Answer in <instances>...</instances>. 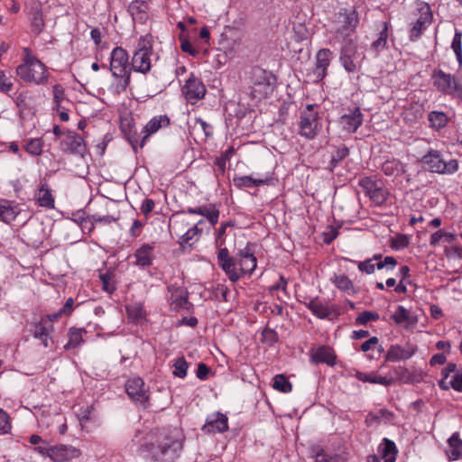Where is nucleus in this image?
<instances>
[{
  "instance_id": "nucleus-1",
  "label": "nucleus",
  "mask_w": 462,
  "mask_h": 462,
  "mask_svg": "<svg viewBox=\"0 0 462 462\" xmlns=\"http://www.w3.org/2000/svg\"><path fill=\"white\" fill-rule=\"evenodd\" d=\"M132 441L147 452L152 462H174L180 457L185 437L177 428H155L145 435L136 430Z\"/></svg>"
},
{
  "instance_id": "nucleus-2",
  "label": "nucleus",
  "mask_w": 462,
  "mask_h": 462,
  "mask_svg": "<svg viewBox=\"0 0 462 462\" xmlns=\"http://www.w3.org/2000/svg\"><path fill=\"white\" fill-rule=\"evenodd\" d=\"M108 69L116 81L112 85L113 91L116 94L124 93L130 85L132 70L126 50L122 47H116L112 50Z\"/></svg>"
},
{
  "instance_id": "nucleus-3",
  "label": "nucleus",
  "mask_w": 462,
  "mask_h": 462,
  "mask_svg": "<svg viewBox=\"0 0 462 462\" xmlns=\"http://www.w3.org/2000/svg\"><path fill=\"white\" fill-rule=\"evenodd\" d=\"M23 63L16 68L17 76L26 83L43 85L47 83L48 73L46 66L35 56L32 55L30 50H23Z\"/></svg>"
},
{
  "instance_id": "nucleus-4",
  "label": "nucleus",
  "mask_w": 462,
  "mask_h": 462,
  "mask_svg": "<svg viewBox=\"0 0 462 462\" xmlns=\"http://www.w3.org/2000/svg\"><path fill=\"white\" fill-rule=\"evenodd\" d=\"M318 108L317 104H309L300 112L299 134L309 140L314 139L322 128Z\"/></svg>"
},
{
  "instance_id": "nucleus-5",
  "label": "nucleus",
  "mask_w": 462,
  "mask_h": 462,
  "mask_svg": "<svg viewBox=\"0 0 462 462\" xmlns=\"http://www.w3.org/2000/svg\"><path fill=\"white\" fill-rule=\"evenodd\" d=\"M421 163L426 169L438 174H453L458 171V162L456 159L446 161L441 152L430 149L428 152L421 157Z\"/></svg>"
},
{
  "instance_id": "nucleus-6",
  "label": "nucleus",
  "mask_w": 462,
  "mask_h": 462,
  "mask_svg": "<svg viewBox=\"0 0 462 462\" xmlns=\"http://www.w3.org/2000/svg\"><path fill=\"white\" fill-rule=\"evenodd\" d=\"M152 53V41L150 35L142 36L137 43L136 51L131 60L132 69L146 74L151 70V55Z\"/></svg>"
},
{
  "instance_id": "nucleus-7",
  "label": "nucleus",
  "mask_w": 462,
  "mask_h": 462,
  "mask_svg": "<svg viewBox=\"0 0 462 462\" xmlns=\"http://www.w3.org/2000/svg\"><path fill=\"white\" fill-rule=\"evenodd\" d=\"M358 184L364 193L376 206H383L390 195L388 189L383 187V181L376 179L375 176L363 177L359 180Z\"/></svg>"
},
{
  "instance_id": "nucleus-8",
  "label": "nucleus",
  "mask_w": 462,
  "mask_h": 462,
  "mask_svg": "<svg viewBox=\"0 0 462 462\" xmlns=\"http://www.w3.org/2000/svg\"><path fill=\"white\" fill-rule=\"evenodd\" d=\"M433 86L445 95L462 93V84L458 83L456 77L440 69H435L431 74Z\"/></svg>"
},
{
  "instance_id": "nucleus-9",
  "label": "nucleus",
  "mask_w": 462,
  "mask_h": 462,
  "mask_svg": "<svg viewBox=\"0 0 462 462\" xmlns=\"http://www.w3.org/2000/svg\"><path fill=\"white\" fill-rule=\"evenodd\" d=\"M60 150L70 155L84 157L87 152V145L83 137L75 131L66 130L64 137L59 143Z\"/></svg>"
},
{
  "instance_id": "nucleus-10",
  "label": "nucleus",
  "mask_w": 462,
  "mask_h": 462,
  "mask_svg": "<svg viewBox=\"0 0 462 462\" xmlns=\"http://www.w3.org/2000/svg\"><path fill=\"white\" fill-rule=\"evenodd\" d=\"M299 301L303 303L318 319H328L330 316L337 317L339 315V309L337 305H328L326 300H320L318 296L314 298L305 297L304 300Z\"/></svg>"
},
{
  "instance_id": "nucleus-11",
  "label": "nucleus",
  "mask_w": 462,
  "mask_h": 462,
  "mask_svg": "<svg viewBox=\"0 0 462 462\" xmlns=\"http://www.w3.org/2000/svg\"><path fill=\"white\" fill-rule=\"evenodd\" d=\"M275 77L269 71L254 67L251 70V82L253 84V91L260 96H266L273 90V84Z\"/></svg>"
},
{
  "instance_id": "nucleus-12",
  "label": "nucleus",
  "mask_w": 462,
  "mask_h": 462,
  "mask_svg": "<svg viewBox=\"0 0 462 462\" xmlns=\"http://www.w3.org/2000/svg\"><path fill=\"white\" fill-rule=\"evenodd\" d=\"M125 392L130 399L142 408L149 407V394L141 377L128 379L125 383Z\"/></svg>"
},
{
  "instance_id": "nucleus-13",
  "label": "nucleus",
  "mask_w": 462,
  "mask_h": 462,
  "mask_svg": "<svg viewBox=\"0 0 462 462\" xmlns=\"http://www.w3.org/2000/svg\"><path fill=\"white\" fill-rule=\"evenodd\" d=\"M357 49L358 43L354 39L347 40L341 48L339 60L349 73H354L357 69V60L360 58Z\"/></svg>"
},
{
  "instance_id": "nucleus-14",
  "label": "nucleus",
  "mask_w": 462,
  "mask_h": 462,
  "mask_svg": "<svg viewBox=\"0 0 462 462\" xmlns=\"http://www.w3.org/2000/svg\"><path fill=\"white\" fill-rule=\"evenodd\" d=\"M182 93L189 102L194 103L204 97L206 88L202 81L191 73L182 87Z\"/></svg>"
},
{
  "instance_id": "nucleus-15",
  "label": "nucleus",
  "mask_w": 462,
  "mask_h": 462,
  "mask_svg": "<svg viewBox=\"0 0 462 462\" xmlns=\"http://www.w3.org/2000/svg\"><path fill=\"white\" fill-rule=\"evenodd\" d=\"M237 263V258L231 256L227 248H220L217 251V264L232 282H236L240 279V275L236 271Z\"/></svg>"
},
{
  "instance_id": "nucleus-16",
  "label": "nucleus",
  "mask_w": 462,
  "mask_h": 462,
  "mask_svg": "<svg viewBox=\"0 0 462 462\" xmlns=\"http://www.w3.org/2000/svg\"><path fill=\"white\" fill-rule=\"evenodd\" d=\"M333 58L334 54L329 49L323 48L317 52L315 68L312 71L315 82L321 81L327 76L328 68Z\"/></svg>"
},
{
  "instance_id": "nucleus-17",
  "label": "nucleus",
  "mask_w": 462,
  "mask_h": 462,
  "mask_svg": "<svg viewBox=\"0 0 462 462\" xmlns=\"http://www.w3.org/2000/svg\"><path fill=\"white\" fill-rule=\"evenodd\" d=\"M81 456L80 449L71 445L58 444L52 445L50 459L52 462H69Z\"/></svg>"
},
{
  "instance_id": "nucleus-18",
  "label": "nucleus",
  "mask_w": 462,
  "mask_h": 462,
  "mask_svg": "<svg viewBox=\"0 0 462 462\" xmlns=\"http://www.w3.org/2000/svg\"><path fill=\"white\" fill-rule=\"evenodd\" d=\"M348 113L342 115L339 117V124L343 130L348 133H356L362 125L364 121V115L359 106L347 109Z\"/></svg>"
},
{
  "instance_id": "nucleus-19",
  "label": "nucleus",
  "mask_w": 462,
  "mask_h": 462,
  "mask_svg": "<svg viewBox=\"0 0 462 462\" xmlns=\"http://www.w3.org/2000/svg\"><path fill=\"white\" fill-rule=\"evenodd\" d=\"M420 5L421 6L419 8L420 15L411 30V41H416L419 39L422 31L426 29V27L430 24L432 21V13L430 5L427 3H421Z\"/></svg>"
},
{
  "instance_id": "nucleus-20",
  "label": "nucleus",
  "mask_w": 462,
  "mask_h": 462,
  "mask_svg": "<svg viewBox=\"0 0 462 462\" xmlns=\"http://www.w3.org/2000/svg\"><path fill=\"white\" fill-rule=\"evenodd\" d=\"M417 346L407 343L404 346L391 345L385 355V362H399L411 358L416 352Z\"/></svg>"
},
{
  "instance_id": "nucleus-21",
  "label": "nucleus",
  "mask_w": 462,
  "mask_h": 462,
  "mask_svg": "<svg viewBox=\"0 0 462 462\" xmlns=\"http://www.w3.org/2000/svg\"><path fill=\"white\" fill-rule=\"evenodd\" d=\"M310 356V361L313 365L326 364L328 366H334L337 361V356L333 348L325 345L311 349Z\"/></svg>"
},
{
  "instance_id": "nucleus-22",
  "label": "nucleus",
  "mask_w": 462,
  "mask_h": 462,
  "mask_svg": "<svg viewBox=\"0 0 462 462\" xmlns=\"http://www.w3.org/2000/svg\"><path fill=\"white\" fill-rule=\"evenodd\" d=\"M227 417L221 413L216 412L208 416L206 423L202 427V430L206 433H222L228 430Z\"/></svg>"
},
{
  "instance_id": "nucleus-23",
  "label": "nucleus",
  "mask_w": 462,
  "mask_h": 462,
  "mask_svg": "<svg viewBox=\"0 0 462 462\" xmlns=\"http://www.w3.org/2000/svg\"><path fill=\"white\" fill-rule=\"evenodd\" d=\"M379 27L380 31L377 38L370 45V51L374 53V57H378L383 50L389 48L388 39L390 36L389 30L391 24L388 22H381Z\"/></svg>"
},
{
  "instance_id": "nucleus-24",
  "label": "nucleus",
  "mask_w": 462,
  "mask_h": 462,
  "mask_svg": "<svg viewBox=\"0 0 462 462\" xmlns=\"http://www.w3.org/2000/svg\"><path fill=\"white\" fill-rule=\"evenodd\" d=\"M170 125V119L166 115L152 117L143 127L142 133L145 134L142 137L139 146L143 148L144 146L147 138L156 133L159 129L166 127Z\"/></svg>"
},
{
  "instance_id": "nucleus-25",
  "label": "nucleus",
  "mask_w": 462,
  "mask_h": 462,
  "mask_svg": "<svg viewBox=\"0 0 462 462\" xmlns=\"http://www.w3.org/2000/svg\"><path fill=\"white\" fill-rule=\"evenodd\" d=\"M154 245L143 244L138 249L135 250L134 256L135 257V264L139 267L145 268L152 264L154 259Z\"/></svg>"
},
{
  "instance_id": "nucleus-26",
  "label": "nucleus",
  "mask_w": 462,
  "mask_h": 462,
  "mask_svg": "<svg viewBox=\"0 0 462 462\" xmlns=\"http://www.w3.org/2000/svg\"><path fill=\"white\" fill-rule=\"evenodd\" d=\"M20 213L21 208L15 201L0 199V221L9 225Z\"/></svg>"
},
{
  "instance_id": "nucleus-27",
  "label": "nucleus",
  "mask_w": 462,
  "mask_h": 462,
  "mask_svg": "<svg viewBox=\"0 0 462 462\" xmlns=\"http://www.w3.org/2000/svg\"><path fill=\"white\" fill-rule=\"evenodd\" d=\"M273 178L254 179L252 176H240L233 179L234 185L238 189L259 187L272 183Z\"/></svg>"
},
{
  "instance_id": "nucleus-28",
  "label": "nucleus",
  "mask_w": 462,
  "mask_h": 462,
  "mask_svg": "<svg viewBox=\"0 0 462 462\" xmlns=\"http://www.w3.org/2000/svg\"><path fill=\"white\" fill-rule=\"evenodd\" d=\"M448 448L446 454L450 460L462 458V439L458 432H454L448 439Z\"/></svg>"
},
{
  "instance_id": "nucleus-29",
  "label": "nucleus",
  "mask_w": 462,
  "mask_h": 462,
  "mask_svg": "<svg viewBox=\"0 0 462 462\" xmlns=\"http://www.w3.org/2000/svg\"><path fill=\"white\" fill-rule=\"evenodd\" d=\"M315 462H347V457L344 454H329L324 448H319L312 449V456Z\"/></svg>"
},
{
  "instance_id": "nucleus-30",
  "label": "nucleus",
  "mask_w": 462,
  "mask_h": 462,
  "mask_svg": "<svg viewBox=\"0 0 462 462\" xmlns=\"http://www.w3.org/2000/svg\"><path fill=\"white\" fill-rule=\"evenodd\" d=\"M37 201L41 207L54 208V198L47 182H42L37 191Z\"/></svg>"
},
{
  "instance_id": "nucleus-31",
  "label": "nucleus",
  "mask_w": 462,
  "mask_h": 462,
  "mask_svg": "<svg viewBox=\"0 0 462 462\" xmlns=\"http://www.w3.org/2000/svg\"><path fill=\"white\" fill-rule=\"evenodd\" d=\"M379 452L384 462H395L398 450L393 441L384 438L379 446Z\"/></svg>"
},
{
  "instance_id": "nucleus-32",
  "label": "nucleus",
  "mask_w": 462,
  "mask_h": 462,
  "mask_svg": "<svg viewBox=\"0 0 462 462\" xmlns=\"http://www.w3.org/2000/svg\"><path fill=\"white\" fill-rule=\"evenodd\" d=\"M87 333L84 328H70L68 332L69 341L64 347L68 350L77 348L84 343L83 335Z\"/></svg>"
},
{
  "instance_id": "nucleus-33",
  "label": "nucleus",
  "mask_w": 462,
  "mask_h": 462,
  "mask_svg": "<svg viewBox=\"0 0 462 462\" xmlns=\"http://www.w3.org/2000/svg\"><path fill=\"white\" fill-rule=\"evenodd\" d=\"M356 378L364 383L382 384L384 386H390L394 382V378H387L385 376L376 375L375 374H365L362 372H356Z\"/></svg>"
},
{
  "instance_id": "nucleus-34",
  "label": "nucleus",
  "mask_w": 462,
  "mask_h": 462,
  "mask_svg": "<svg viewBox=\"0 0 462 462\" xmlns=\"http://www.w3.org/2000/svg\"><path fill=\"white\" fill-rule=\"evenodd\" d=\"M381 170L386 176H398L399 174L405 172L402 163L395 158L386 160L382 164Z\"/></svg>"
},
{
  "instance_id": "nucleus-35",
  "label": "nucleus",
  "mask_w": 462,
  "mask_h": 462,
  "mask_svg": "<svg viewBox=\"0 0 462 462\" xmlns=\"http://www.w3.org/2000/svg\"><path fill=\"white\" fill-rule=\"evenodd\" d=\"M30 20L32 31L37 35L40 34L45 26L41 8L38 6L32 8Z\"/></svg>"
},
{
  "instance_id": "nucleus-36",
  "label": "nucleus",
  "mask_w": 462,
  "mask_h": 462,
  "mask_svg": "<svg viewBox=\"0 0 462 462\" xmlns=\"http://www.w3.org/2000/svg\"><path fill=\"white\" fill-rule=\"evenodd\" d=\"M334 151L331 155V160L329 162V169L333 171L344 159H346L349 155V148L345 144H341L340 146L332 145Z\"/></svg>"
},
{
  "instance_id": "nucleus-37",
  "label": "nucleus",
  "mask_w": 462,
  "mask_h": 462,
  "mask_svg": "<svg viewBox=\"0 0 462 462\" xmlns=\"http://www.w3.org/2000/svg\"><path fill=\"white\" fill-rule=\"evenodd\" d=\"M430 126L435 130H440L444 128L448 123V116L441 111H431L428 115Z\"/></svg>"
},
{
  "instance_id": "nucleus-38",
  "label": "nucleus",
  "mask_w": 462,
  "mask_h": 462,
  "mask_svg": "<svg viewBox=\"0 0 462 462\" xmlns=\"http://www.w3.org/2000/svg\"><path fill=\"white\" fill-rule=\"evenodd\" d=\"M393 374L395 375L394 380H398L404 383H419L421 378H416V376L410 373V371L404 366H397L393 369Z\"/></svg>"
},
{
  "instance_id": "nucleus-39",
  "label": "nucleus",
  "mask_w": 462,
  "mask_h": 462,
  "mask_svg": "<svg viewBox=\"0 0 462 462\" xmlns=\"http://www.w3.org/2000/svg\"><path fill=\"white\" fill-rule=\"evenodd\" d=\"M32 333L33 337L40 339L45 347L49 346L51 337L49 334V328L44 325L43 320L33 325Z\"/></svg>"
},
{
  "instance_id": "nucleus-40",
  "label": "nucleus",
  "mask_w": 462,
  "mask_h": 462,
  "mask_svg": "<svg viewBox=\"0 0 462 462\" xmlns=\"http://www.w3.org/2000/svg\"><path fill=\"white\" fill-rule=\"evenodd\" d=\"M199 209L202 211V214L199 215L205 217L212 226L218 222L219 210L216 204L203 205L199 207Z\"/></svg>"
},
{
  "instance_id": "nucleus-41",
  "label": "nucleus",
  "mask_w": 462,
  "mask_h": 462,
  "mask_svg": "<svg viewBox=\"0 0 462 462\" xmlns=\"http://www.w3.org/2000/svg\"><path fill=\"white\" fill-rule=\"evenodd\" d=\"M43 141L42 138H30L25 141L24 150L32 156H39L42 152Z\"/></svg>"
},
{
  "instance_id": "nucleus-42",
  "label": "nucleus",
  "mask_w": 462,
  "mask_h": 462,
  "mask_svg": "<svg viewBox=\"0 0 462 462\" xmlns=\"http://www.w3.org/2000/svg\"><path fill=\"white\" fill-rule=\"evenodd\" d=\"M331 281L338 290L355 292L353 282L346 274H335Z\"/></svg>"
},
{
  "instance_id": "nucleus-43",
  "label": "nucleus",
  "mask_w": 462,
  "mask_h": 462,
  "mask_svg": "<svg viewBox=\"0 0 462 462\" xmlns=\"http://www.w3.org/2000/svg\"><path fill=\"white\" fill-rule=\"evenodd\" d=\"M273 387L284 393H291L292 390V384L284 374H276L273 377Z\"/></svg>"
},
{
  "instance_id": "nucleus-44",
  "label": "nucleus",
  "mask_w": 462,
  "mask_h": 462,
  "mask_svg": "<svg viewBox=\"0 0 462 462\" xmlns=\"http://www.w3.org/2000/svg\"><path fill=\"white\" fill-rule=\"evenodd\" d=\"M451 49L456 55L459 66L462 67V32L457 29H455Z\"/></svg>"
},
{
  "instance_id": "nucleus-45",
  "label": "nucleus",
  "mask_w": 462,
  "mask_h": 462,
  "mask_svg": "<svg viewBox=\"0 0 462 462\" xmlns=\"http://www.w3.org/2000/svg\"><path fill=\"white\" fill-rule=\"evenodd\" d=\"M358 23L356 12L353 11L351 14L345 17L344 25L339 29V32L344 35H348L355 30Z\"/></svg>"
},
{
  "instance_id": "nucleus-46",
  "label": "nucleus",
  "mask_w": 462,
  "mask_h": 462,
  "mask_svg": "<svg viewBox=\"0 0 462 462\" xmlns=\"http://www.w3.org/2000/svg\"><path fill=\"white\" fill-rule=\"evenodd\" d=\"M391 319L398 325H401L404 322L412 323L411 320V317L409 315V311L403 306L399 305L394 313L391 316Z\"/></svg>"
},
{
  "instance_id": "nucleus-47",
  "label": "nucleus",
  "mask_w": 462,
  "mask_h": 462,
  "mask_svg": "<svg viewBox=\"0 0 462 462\" xmlns=\"http://www.w3.org/2000/svg\"><path fill=\"white\" fill-rule=\"evenodd\" d=\"M237 262L238 265L240 266V271L244 274H251L257 265V260L254 254L251 255V257H248V259H237Z\"/></svg>"
},
{
  "instance_id": "nucleus-48",
  "label": "nucleus",
  "mask_w": 462,
  "mask_h": 462,
  "mask_svg": "<svg viewBox=\"0 0 462 462\" xmlns=\"http://www.w3.org/2000/svg\"><path fill=\"white\" fill-rule=\"evenodd\" d=\"M174 370L172 372L173 375L179 378H184L187 375V370L189 368V364L185 360V358L179 357L173 363Z\"/></svg>"
},
{
  "instance_id": "nucleus-49",
  "label": "nucleus",
  "mask_w": 462,
  "mask_h": 462,
  "mask_svg": "<svg viewBox=\"0 0 462 462\" xmlns=\"http://www.w3.org/2000/svg\"><path fill=\"white\" fill-rule=\"evenodd\" d=\"M171 305H173L175 310L184 309L189 310L192 307V304L188 300V292H185L184 294L181 293L180 295H173Z\"/></svg>"
},
{
  "instance_id": "nucleus-50",
  "label": "nucleus",
  "mask_w": 462,
  "mask_h": 462,
  "mask_svg": "<svg viewBox=\"0 0 462 462\" xmlns=\"http://www.w3.org/2000/svg\"><path fill=\"white\" fill-rule=\"evenodd\" d=\"M278 340H279V336H278V333L274 329L266 327L262 331L261 341L263 344H266L269 346H273L275 343L278 342Z\"/></svg>"
},
{
  "instance_id": "nucleus-51",
  "label": "nucleus",
  "mask_w": 462,
  "mask_h": 462,
  "mask_svg": "<svg viewBox=\"0 0 462 462\" xmlns=\"http://www.w3.org/2000/svg\"><path fill=\"white\" fill-rule=\"evenodd\" d=\"M380 318L379 314L374 311H363L360 313L356 319V324L357 325H365L369 321H376Z\"/></svg>"
},
{
  "instance_id": "nucleus-52",
  "label": "nucleus",
  "mask_w": 462,
  "mask_h": 462,
  "mask_svg": "<svg viewBox=\"0 0 462 462\" xmlns=\"http://www.w3.org/2000/svg\"><path fill=\"white\" fill-rule=\"evenodd\" d=\"M229 294V289L222 284H217L213 287V296L218 301H227V295Z\"/></svg>"
},
{
  "instance_id": "nucleus-53",
  "label": "nucleus",
  "mask_w": 462,
  "mask_h": 462,
  "mask_svg": "<svg viewBox=\"0 0 462 462\" xmlns=\"http://www.w3.org/2000/svg\"><path fill=\"white\" fill-rule=\"evenodd\" d=\"M10 418L5 411L0 408V433L5 434L11 430Z\"/></svg>"
},
{
  "instance_id": "nucleus-54",
  "label": "nucleus",
  "mask_w": 462,
  "mask_h": 462,
  "mask_svg": "<svg viewBox=\"0 0 462 462\" xmlns=\"http://www.w3.org/2000/svg\"><path fill=\"white\" fill-rule=\"evenodd\" d=\"M126 312L130 318L134 319H141L145 316V311L141 305L127 306Z\"/></svg>"
},
{
  "instance_id": "nucleus-55",
  "label": "nucleus",
  "mask_w": 462,
  "mask_h": 462,
  "mask_svg": "<svg viewBox=\"0 0 462 462\" xmlns=\"http://www.w3.org/2000/svg\"><path fill=\"white\" fill-rule=\"evenodd\" d=\"M13 82L5 75V71L0 69V92L7 94L13 89Z\"/></svg>"
},
{
  "instance_id": "nucleus-56",
  "label": "nucleus",
  "mask_w": 462,
  "mask_h": 462,
  "mask_svg": "<svg viewBox=\"0 0 462 462\" xmlns=\"http://www.w3.org/2000/svg\"><path fill=\"white\" fill-rule=\"evenodd\" d=\"M397 265V260L393 256H385L381 261L376 262L375 267L378 270H382L383 268L393 270Z\"/></svg>"
},
{
  "instance_id": "nucleus-57",
  "label": "nucleus",
  "mask_w": 462,
  "mask_h": 462,
  "mask_svg": "<svg viewBox=\"0 0 462 462\" xmlns=\"http://www.w3.org/2000/svg\"><path fill=\"white\" fill-rule=\"evenodd\" d=\"M180 49L183 52L189 53L192 57H196L199 54V51L193 47L192 43L180 35Z\"/></svg>"
},
{
  "instance_id": "nucleus-58",
  "label": "nucleus",
  "mask_w": 462,
  "mask_h": 462,
  "mask_svg": "<svg viewBox=\"0 0 462 462\" xmlns=\"http://www.w3.org/2000/svg\"><path fill=\"white\" fill-rule=\"evenodd\" d=\"M124 132L133 150L134 151V152H137V146L139 143L140 134H137L136 131H133L131 128L128 129V131L124 130Z\"/></svg>"
},
{
  "instance_id": "nucleus-59",
  "label": "nucleus",
  "mask_w": 462,
  "mask_h": 462,
  "mask_svg": "<svg viewBox=\"0 0 462 462\" xmlns=\"http://www.w3.org/2000/svg\"><path fill=\"white\" fill-rule=\"evenodd\" d=\"M358 270L367 274H372L375 271V263H373V259H366L358 263Z\"/></svg>"
},
{
  "instance_id": "nucleus-60",
  "label": "nucleus",
  "mask_w": 462,
  "mask_h": 462,
  "mask_svg": "<svg viewBox=\"0 0 462 462\" xmlns=\"http://www.w3.org/2000/svg\"><path fill=\"white\" fill-rule=\"evenodd\" d=\"M51 445L46 440L34 448V450L44 457H49L51 455Z\"/></svg>"
},
{
  "instance_id": "nucleus-61",
  "label": "nucleus",
  "mask_w": 462,
  "mask_h": 462,
  "mask_svg": "<svg viewBox=\"0 0 462 462\" xmlns=\"http://www.w3.org/2000/svg\"><path fill=\"white\" fill-rule=\"evenodd\" d=\"M65 98V90L64 88L60 84H56L53 86V100L54 103H61V101Z\"/></svg>"
},
{
  "instance_id": "nucleus-62",
  "label": "nucleus",
  "mask_w": 462,
  "mask_h": 462,
  "mask_svg": "<svg viewBox=\"0 0 462 462\" xmlns=\"http://www.w3.org/2000/svg\"><path fill=\"white\" fill-rule=\"evenodd\" d=\"M378 343H379V339L377 337H371L369 339H367L366 341H365L364 343L361 344L360 350L362 352H367L370 349H372L373 347L374 348L376 347Z\"/></svg>"
},
{
  "instance_id": "nucleus-63",
  "label": "nucleus",
  "mask_w": 462,
  "mask_h": 462,
  "mask_svg": "<svg viewBox=\"0 0 462 462\" xmlns=\"http://www.w3.org/2000/svg\"><path fill=\"white\" fill-rule=\"evenodd\" d=\"M449 383L455 391L462 393V373L455 374Z\"/></svg>"
},
{
  "instance_id": "nucleus-64",
  "label": "nucleus",
  "mask_w": 462,
  "mask_h": 462,
  "mask_svg": "<svg viewBox=\"0 0 462 462\" xmlns=\"http://www.w3.org/2000/svg\"><path fill=\"white\" fill-rule=\"evenodd\" d=\"M155 203L152 199H145L141 205V212L144 216H148L154 208Z\"/></svg>"
}]
</instances>
